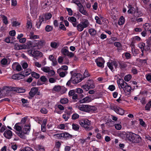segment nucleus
Returning <instances> with one entry per match:
<instances>
[{
	"label": "nucleus",
	"instance_id": "nucleus-25",
	"mask_svg": "<svg viewBox=\"0 0 151 151\" xmlns=\"http://www.w3.org/2000/svg\"><path fill=\"white\" fill-rule=\"evenodd\" d=\"M143 27L145 31H150L151 34V25L149 23H146L143 25Z\"/></svg>",
	"mask_w": 151,
	"mask_h": 151
},
{
	"label": "nucleus",
	"instance_id": "nucleus-60",
	"mask_svg": "<svg viewBox=\"0 0 151 151\" xmlns=\"http://www.w3.org/2000/svg\"><path fill=\"white\" fill-rule=\"evenodd\" d=\"M28 118L27 116H25L24 118H23L21 121V123L20 124H24L26 122L27 120V119Z\"/></svg>",
	"mask_w": 151,
	"mask_h": 151
},
{
	"label": "nucleus",
	"instance_id": "nucleus-57",
	"mask_svg": "<svg viewBox=\"0 0 151 151\" xmlns=\"http://www.w3.org/2000/svg\"><path fill=\"white\" fill-rule=\"evenodd\" d=\"M127 12L128 14H134L136 13V9L134 8H133L132 9H129L127 11Z\"/></svg>",
	"mask_w": 151,
	"mask_h": 151
},
{
	"label": "nucleus",
	"instance_id": "nucleus-9",
	"mask_svg": "<svg viewBox=\"0 0 151 151\" xmlns=\"http://www.w3.org/2000/svg\"><path fill=\"white\" fill-rule=\"evenodd\" d=\"M95 62L98 67L101 68L104 67L105 62L104 59L102 57H99L95 60Z\"/></svg>",
	"mask_w": 151,
	"mask_h": 151
},
{
	"label": "nucleus",
	"instance_id": "nucleus-54",
	"mask_svg": "<svg viewBox=\"0 0 151 151\" xmlns=\"http://www.w3.org/2000/svg\"><path fill=\"white\" fill-rule=\"evenodd\" d=\"M59 28L60 29H62L63 31H66V28L65 27L64 25L62 24V22H60Z\"/></svg>",
	"mask_w": 151,
	"mask_h": 151
},
{
	"label": "nucleus",
	"instance_id": "nucleus-37",
	"mask_svg": "<svg viewBox=\"0 0 151 151\" xmlns=\"http://www.w3.org/2000/svg\"><path fill=\"white\" fill-rule=\"evenodd\" d=\"M88 32L92 36L95 35L96 33V31L94 29L91 28L89 29Z\"/></svg>",
	"mask_w": 151,
	"mask_h": 151
},
{
	"label": "nucleus",
	"instance_id": "nucleus-36",
	"mask_svg": "<svg viewBox=\"0 0 151 151\" xmlns=\"http://www.w3.org/2000/svg\"><path fill=\"white\" fill-rule=\"evenodd\" d=\"M151 107V101H149L146 105L145 106V110L150 111Z\"/></svg>",
	"mask_w": 151,
	"mask_h": 151
},
{
	"label": "nucleus",
	"instance_id": "nucleus-53",
	"mask_svg": "<svg viewBox=\"0 0 151 151\" xmlns=\"http://www.w3.org/2000/svg\"><path fill=\"white\" fill-rule=\"evenodd\" d=\"M131 50L134 56H136V54L138 53V51L137 50L135 49L134 48H133L132 47Z\"/></svg>",
	"mask_w": 151,
	"mask_h": 151
},
{
	"label": "nucleus",
	"instance_id": "nucleus-45",
	"mask_svg": "<svg viewBox=\"0 0 151 151\" xmlns=\"http://www.w3.org/2000/svg\"><path fill=\"white\" fill-rule=\"evenodd\" d=\"M39 133H40V135L38 137L39 139H43L45 138V136L46 135V134H43L40 131L38 132V134Z\"/></svg>",
	"mask_w": 151,
	"mask_h": 151
},
{
	"label": "nucleus",
	"instance_id": "nucleus-55",
	"mask_svg": "<svg viewBox=\"0 0 151 151\" xmlns=\"http://www.w3.org/2000/svg\"><path fill=\"white\" fill-rule=\"evenodd\" d=\"M61 145V144L60 142L59 141L55 143V147L54 148V150H55V148L59 149Z\"/></svg>",
	"mask_w": 151,
	"mask_h": 151
},
{
	"label": "nucleus",
	"instance_id": "nucleus-5",
	"mask_svg": "<svg viewBox=\"0 0 151 151\" xmlns=\"http://www.w3.org/2000/svg\"><path fill=\"white\" fill-rule=\"evenodd\" d=\"M121 89L122 88L124 92H130L132 90L131 87L129 85L128 83L125 82L123 79L121 80L120 81Z\"/></svg>",
	"mask_w": 151,
	"mask_h": 151
},
{
	"label": "nucleus",
	"instance_id": "nucleus-2",
	"mask_svg": "<svg viewBox=\"0 0 151 151\" xmlns=\"http://www.w3.org/2000/svg\"><path fill=\"white\" fill-rule=\"evenodd\" d=\"M79 123L82 127L84 128L86 130L89 131L93 129L92 127H90L91 121L87 119L81 120Z\"/></svg>",
	"mask_w": 151,
	"mask_h": 151
},
{
	"label": "nucleus",
	"instance_id": "nucleus-30",
	"mask_svg": "<svg viewBox=\"0 0 151 151\" xmlns=\"http://www.w3.org/2000/svg\"><path fill=\"white\" fill-rule=\"evenodd\" d=\"M145 48L148 51L150 50V48L151 47V40L149 38L146 40V45Z\"/></svg>",
	"mask_w": 151,
	"mask_h": 151
},
{
	"label": "nucleus",
	"instance_id": "nucleus-29",
	"mask_svg": "<svg viewBox=\"0 0 151 151\" xmlns=\"http://www.w3.org/2000/svg\"><path fill=\"white\" fill-rule=\"evenodd\" d=\"M73 77H71L70 79L68 81L66 84V85L67 86L71 88H73L74 86L73 84H75L73 83V80H72Z\"/></svg>",
	"mask_w": 151,
	"mask_h": 151
},
{
	"label": "nucleus",
	"instance_id": "nucleus-6",
	"mask_svg": "<svg viewBox=\"0 0 151 151\" xmlns=\"http://www.w3.org/2000/svg\"><path fill=\"white\" fill-rule=\"evenodd\" d=\"M94 87L93 81L92 80H88L85 85L82 86V88H83L84 90H85L86 91H87L91 88H93Z\"/></svg>",
	"mask_w": 151,
	"mask_h": 151
},
{
	"label": "nucleus",
	"instance_id": "nucleus-12",
	"mask_svg": "<svg viewBox=\"0 0 151 151\" xmlns=\"http://www.w3.org/2000/svg\"><path fill=\"white\" fill-rule=\"evenodd\" d=\"M45 21V18L42 16H40L39 17L38 20L36 22L35 26L38 29L40 28V26L43 22L44 23Z\"/></svg>",
	"mask_w": 151,
	"mask_h": 151
},
{
	"label": "nucleus",
	"instance_id": "nucleus-49",
	"mask_svg": "<svg viewBox=\"0 0 151 151\" xmlns=\"http://www.w3.org/2000/svg\"><path fill=\"white\" fill-rule=\"evenodd\" d=\"M52 15L50 13H47L45 15V22H46V20H49L52 17Z\"/></svg>",
	"mask_w": 151,
	"mask_h": 151
},
{
	"label": "nucleus",
	"instance_id": "nucleus-62",
	"mask_svg": "<svg viewBox=\"0 0 151 151\" xmlns=\"http://www.w3.org/2000/svg\"><path fill=\"white\" fill-rule=\"evenodd\" d=\"M108 89L110 91H112L115 90V87L113 85H110L109 86Z\"/></svg>",
	"mask_w": 151,
	"mask_h": 151
},
{
	"label": "nucleus",
	"instance_id": "nucleus-13",
	"mask_svg": "<svg viewBox=\"0 0 151 151\" xmlns=\"http://www.w3.org/2000/svg\"><path fill=\"white\" fill-rule=\"evenodd\" d=\"M113 110L117 114L122 115L124 113V111L122 109L116 106H114L113 107Z\"/></svg>",
	"mask_w": 151,
	"mask_h": 151
},
{
	"label": "nucleus",
	"instance_id": "nucleus-48",
	"mask_svg": "<svg viewBox=\"0 0 151 151\" xmlns=\"http://www.w3.org/2000/svg\"><path fill=\"white\" fill-rule=\"evenodd\" d=\"M21 151H34L31 148L29 147H26L20 149Z\"/></svg>",
	"mask_w": 151,
	"mask_h": 151
},
{
	"label": "nucleus",
	"instance_id": "nucleus-42",
	"mask_svg": "<svg viewBox=\"0 0 151 151\" xmlns=\"http://www.w3.org/2000/svg\"><path fill=\"white\" fill-rule=\"evenodd\" d=\"M2 21L5 24H8V19L7 17L4 15H3L2 16Z\"/></svg>",
	"mask_w": 151,
	"mask_h": 151
},
{
	"label": "nucleus",
	"instance_id": "nucleus-11",
	"mask_svg": "<svg viewBox=\"0 0 151 151\" xmlns=\"http://www.w3.org/2000/svg\"><path fill=\"white\" fill-rule=\"evenodd\" d=\"M12 133H13L11 130L7 129L5 131L3 134V135L6 138L10 139L13 136Z\"/></svg>",
	"mask_w": 151,
	"mask_h": 151
},
{
	"label": "nucleus",
	"instance_id": "nucleus-10",
	"mask_svg": "<svg viewBox=\"0 0 151 151\" xmlns=\"http://www.w3.org/2000/svg\"><path fill=\"white\" fill-rule=\"evenodd\" d=\"M135 134L130 132H127L126 133V136L128 140L131 142L133 141V139L134 138Z\"/></svg>",
	"mask_w": 151,
	"mask_h": 151
},
{
	"label": "nucleus",
	"instance_id": "nucleus-32",
	"mask_svg": "<svg viewBox=\"0 0 151 151\" xmlns=\"http://www.w3.org/2000/svg\"><path fill=\"white\" fill-rule=\"evenodd\" d=\"M8 60H9V62H8V61L6 58H3L1 60V64L4 65H6L9 64L10 63L11 60H10V59L9 58L8 59Z\"/></svg>",
	"mask_w": 151,
	"mask_h": 151
},
{
	"label": "nucleus",
	"instance_id": "nucleus-22",
	"mask_svg": "<svg viewBox=\"0 0 151 151\" xmlns=\"http://www.w3.org/2000/svg\"><path fill=\"white\" fill-rule=\"evenodd\" d=\"M134 137L133 139V141H132V142L139 143L141 142L142 139L139 135L135 134Z\"/></svg>",
	"mask_w": 151,
	"mask_h": 151
},
{
	"label": "nucleus",
	"instance_id": "nucleus-21",
	"mask_svg": "<svg viewBox=\"0 0 151 151\" xmlns=\"http://www.w3.org/2000/svg\"><path fill=\"white\" fill-rule=\"evenodd\" d=\"M49 59L52 61V65L53 66L56 65L58 64L56 58H55L52 55H49L48 58Z\"/></svg>",
	"mask_w": 151,
	"mask_h": 151
},
{
	"label": "nucleus",
	"instance_id": "nucleus-18",
	"mask_svg": "<svg viewBox=\"0 0 151 151\" xmlns=\"http://www.w3.org/2000/svg\"><path fill=\"white\" fill-rule=\"evenodd\" d=\"M83 97L84 95L83 94H80L78 95L77 94L75 93L72 96V98L74 100V102H76L77 101V100H76L79 101L80 99H81Z\"/></svg>",
	"mask_w": 151,
	"mask_h": 151
},
{
	"label": "nucleus",
	"instance_id": "nucleus-43",
	"mask_svg": "<svg viewBox=\"0 0 151 151\" xmlns=\"http://www.w3.org/2000/svg\"><path fill=\"white\" fill-rule=\"evenodd\" d=\"M107 65L112 72L114 71V68L113 67V65L112 62H108L107 63Z\"/></svg>",
	"mask_w": 151,
	"mask_h": 151
},
{
	"label": "nucleus",
	"instance_id": "nucleus-28",
	"mask_svg": "<svg viewBox=\"0 0 151 151\" xmlns=\"http://www.w3.org/2000/svg\"><path fill=\"white\" fill-rule=\"evenodd\" d=\"M88 105L82 104L80 105L79 107L80 110L87 112Z\"/></svg>",
	"mask_w": 151,
	"mask_h": 151
},
{
	"label": "nucleus",
	"instance_id": "nucleus-16",
	"mask_svg": "<svg viewBox=\"0 0 151 151\" xmlns=\"http://www.w3.org/2000/svg\"><path fill=\"white\" fill-rule=\"evenodd\" d=\"M38 91V89L37 88L32 87L31 88L29 94L30 96L33 97L37 93Z\"/></svg>",
	"mask_w": 151,
	"mask_h": 151
},
{
	"label": "nucleus",
	"instance_id": "nucleus-24",
	"mask_svg": "<svg viewBox=\"0 0 151 151\" xmlns=\"http://www.w3.org/2000/svg\"><path fill=\"white\" fill-rule=\"evenodd\" d=\"M97 109L96 107L94 106L88 105V108L87 112L90 113H92L94 112L95 111H96Z\"/></svg>",
	"mask_w": 151,
	"mask_h": 151
},
{
	"label": "nucleus",
	"instance_id": "nucleus-47",
	"mask_svg": "<svg viewBox=\"0 0 151 151\" xmlns=\"http://www.w3.org/2000/svg\"><path fill=\"white\" fill-rule=\"evenodd\" d=\"M74 90L75 91V93H78V95L82 94L81 93H83V90L81 88H78Z\"/></svg>",
	"mask_w": 151,
	"mask_h": 151
},
{
	"label": "nucleus",
	"instance_id": "nucleus-41",
	"mask_svg": "<svg viewBox=\"0 0 151 151\" xmlns=\"http://www.w3.org/2000/svg\"><path fill=\"white\" fill-rule=\"evenodd\" d=\"M31 76L32 77L36 78L38 79L40 77V75L35 72H32L31 73Z\"/></svg>",
	"mask_w": 151,
	"mask_h": 151
},
{
	"label": "nucleus",
	"instance_id": "nucleus-35",
	"mask_svg": "<svg viewBox=\"0 0 151 151\" xmlns=\"http://www.w3.org/2000/svg\"><path fill=\"white\" fill-rule=\"evenodd\" d=\"M68 101V99L65 98H61L60 101V103L63 104H67Z\"/></svg>",
	"mask_w": 151,
	"mask_h": 151
},
{
	"label": "nucleus",
	"instance_id": "nucleus-4",
	"mask_svg": "<svg viewBox=\"0 0 151 151\" xmlns=\"http://www.w3.org/2000/svg\"><path fill=\"white\" fill-rule=\"evenodd\" d=\"M20 123H17L15 124L14 126V129H15L17 132H16V134L19 136L20 138L24 139L25 138V135L23 133L22 127L20 126Z\"/></svg>",
	"mask_w": 151,
	"mask_h": 151
},
{
	"label": "nucleus",
	"instance_id": "nucleus-46",
	"mask_svg": "<svg viewBox=\"0 0 151 151\" xmlns=\"http://www.w3.org/2000/svg\"><path fill=\"white\" fill-rule=\"evenodd\" d=\"M41 70L47 73L50 70L49 67H44L41 68Z\"/></svg>",
	"mask_w": 151,
	"mask_h": 151
},
{
	"label": "nucleus",
	"instance_id": "nucleus-31",
	"mask_svg": "<svg viewBox=\"0 0 151 151\" xmlns=\"http://www.w3.org/2000/svg\"><path fill=\"white\" fill-rule=\"evenodd\" d=\"M146 45L145 44L144 42H140L138 46L139 48L141 49V51H147V50L146 49L145 47H146Z\"/></svg>",
	"mask_w": 151,
	"mask_h": 151
},
{
	"label": "nucleus",
	"instance_id": "nucleus-19",
	"mask_svg": "<svg viewBox=\"0 0 151 151\" xmlns=\"http://www.w3.org/2000/svg\"><path fill=\"white\" fill-rule=\"evenodd\" d=\"M91 96H87L82 99H80L79 101L80 103H88L91 102Z\"/></svg>",
	"mask_w": 151,
	"mask_h": 151
},
{
	"label": "nucleus",
	"instance_id": "nucleus-64",
	"mask_svg": "<svg viewBox=\"0 0 151 151\" xmlns=\"http://www.w3.org/2000/svg\"><path fill=\"white\" fill-rule=\"evenodd\" d=\"M40 112L43 114H46L47 113L48 111L47 109L44 108H42L40 110Z\"/></svg>",
	"mask_w": 151,
	"mask_h": 151
},
{
	"label": "nucleus",
	"instance_id": "nucleus-40",
	"mask_svg": "<svg viewBox=\"0 0 151 151\" xmlns=\"http://www.w3.org/2000/svg\"><path fill=\"white\" fill-rule=\"evenodd\" d=\"M37 151H45L44 147L42 145H38L36 147Z\"/></svg>",
	"mask_w": 151,
	"mask_h": 151
},
{
	"label": "nucleus",
	"instance_id": "nucleus-7",
	"mask_svg": "<svg viewBox=\"0 0 151 151\" xmlns=\"http://www.w3.org/2000/svg\"><path fill=\"white\" fill-rule=\"evenodd\" d=\"M28 54L29 55L32 56L34 58H35L39 56H42L43 55L42 52L38 50H29L28 51Z\"/></svg>",
	"mask_w": 151,
	"mask_h": 151
},
{
	"label": "nucleus",
	"instance_id": "nucleus-23",
	"mask_svg": "<svg viewBox=\"0 0 151 151\" xmlns=\"http://www.w3.org/2000/svg\"><path fill=\"white\" fill-rule=\"evenodd\" d=\"M14 49L16 50H19L24 49L26 48V46L24 45H19L18 43H16L14 46Z\"/></svg>",
	"mask_w": 151,
	"mask_h": 151
},
{
	"label": "nucleus",
	"instance_id": "nucleus-59",
	"mask_svg": "<svg viewBox=\"0 0 151 151\" xmlns=\"http://www.w3.org/2000/svg\"><path fill=\"white\" fill-rule=\"evenodd\" d=\"M126 57V58L127 59H129L131 58V55L128 52H125L124 54Z\"/></svg>",
	"mask_w": 151,
	"mask_h": 151
},
{
	"label": "nucleus",
	"instance_id": "nucleus-56",
	"mask_svg": "<svg viewBox=\"0 0 151 151\" xmlns=\"http://www.w3.org/2000/svg\"><path fill=\"white\" fill-rule=\"evenodd\" d=\"M145 77L147 80L151 83V74H146Z\"/></svg>",
	"mask_w": 151,
	"mask_h": 151
},
{
	"label": "nucleus",
	"instance_id": "nucleus-58",
	"mask_svg": "<svg viewBox=\"0 0 151 151\" xmlns=\"http://www.w3.org/2000/svg\"><path fill=\"white\" fill-rule=\"evenodd\" d=\"M95 19L96 20V22L97 23L100 25L102 24L100 19L99 18L98 16H96L95 17Z\"/></svg>",
	"mask_w": 151,
	"mask_h": 151
},
{
	"label": "nucleus",
	"instance_id": "nucleus-38",
	"mask_svg": "<svg viewBox=\"0 0 151 151\" xmlns=\"http://www.w3.org/2000/svg\"><path fill=\"white\" fill-rule=\"evenodd\" d=\"M53 28L52 26L47 25L45 27V30L47 32H49L52 30Z\"/></svg>",
	"mask_w": 151,
	"mask_h": 151
},
{
	"label": "nucleus",
	"instance_id": "nucleus-3",
	"mask_svg": "<svg viewBox=\"0 0 151 151\" xmlns=\"http://www.w3.org/2000/svg\"><path fill=\"white\" fill-rule=\"evenodd\" d=\"M88 20H86L84 21H81L80 23H77L76 26H74L76 27L77 30L79 32H81L84 28H86L88 26Z\"/></svg>",
	"mask_w": 151,
	"mask_h": 151
},
{
	"label": "nucleus",
	"instance_id": "nucleus-26",
	"mask_svg": "<svg viewBox=\"0 0 151 151\" xmlns=\"http://www.w3.org/2000/svg\"><path fill=\"white\" fill-rule=\"evenodd\" d=\"M63 138L65 140H68L74 137V135L70 134L68 132H65L63 133Z\"/></svg>",
	"mask_w": 151,
	"mask_h": 151
},
{
	"label": "nucleus",
	"instance_id": "nucleus-50",
	"mask_svg": "<svg viewBox=\"0 0 151 151\" xmlns=\"http://www.w3.org/2000/svg\"><path fill=\"white\" fill-rule=\"evenodd\" d=\"M132 78V76L130 74L126 75L124 78V80L126 81H129Z\"/></svg>",
	"mask_w": 151,
	"mask_h": 151
},
{
	"label": "nucleus",
	"instance_id": "nucleus-63",
	"mask_svg": "<svg viewBox=\"0 0 151 151\" xmlns=\"http://www.w3.org/2000/svg\"><path fill=\"white\" fill-rule=\"evenodd\" d=\"M53 90L56 91H59L60 90L61 87L60 86H55L53 88Z\"/></svg>",
	"mask_w": 151,
	"mask_h": 151
},
{
	"label": "nucleus",
	"instance_id": "nucleus-39",
	"mask_svg": "<svg viewBox=\"0 0 151 151\" xmlns=\"http://www.w3.org/2000/svg\"><path fill=\"white\" fill-rule=\"evenodd\" d=\"M29 36L30 38L31 39H37L39 37L38 35H34V32H30Z\"/></svg>",
	"mask_w": 151,
	"mask_h": 151
},
{
	"label": "nucleus",
	"instance_id": "nucleus-1",
	"mask_svg": "<svg viewBox=\"0 0 151 151\" xmlns=\"http://www.w3.org/2000/svg\"><path fill=\"white\" fill-rule=\"evenodd\" d=\"M71 75V77H73V83L76 84L81 81L83 78H82V75L79 73H76L74 71H71L70 72Z\"/></svg>",
	"mask_w": 151,
	"mask_h": 151
},
{
	"label": "nucleus",
	"instance_id": "nucleus-44",
	"mask_svg": "<svg viewBox=\"0 0 151 151\" xmlns=\"http://www.w3.org/2000/svg\"><path fill=\"white\" fill-rule=\"evenodd\" d=\"M72 126L73 129L75 131H77L79 129V126L76 124L73 123L72 124Z\"/></svg>",
	"mask_w": 151,
	"mask_h": 151
},
{
	"label": "nucleus",
	"instance_id": "nucleus-8",
	"mask_svg": "<svg viewBox=\"0 0 151 151\" xmlns=\"http://www.w3.org/2000/svg\"><path fill=\"white\" fill-rule=\"evenodd\" d=\"M67 47H65L63 48L61 51V52L63 55L66 56L70 58H72L74 56V54L71 52H69L68 50Z\"/></svg>",
	"mask_w": 151,
	"mask_h": 151
},
{
	"label": "nucleus",
	"instance_id": "nucleus-17",
	"mask_svg": "<svg viewBox=\"0 0 151 151\" xmlns=\"http://www.w3.org/2000/svg\"><path fill=\"white\" fill-rule=\"evenodd\" d=\"M25 76L20 73L15 74L12 76V78L14 80H20L24 78Z\"/></svg>",
	"mask_w": 151,
	"mask_h": 151
},
{
	"label": "nucleus",
	"instance_id": "nucleus-51",
	"mask_svg": "<svg viewBox=\"0 0 151 151\" xmlns=\"http://www.w3.org/2000/svg\"><path fill=\"white\" fill-rule=\"evenodd\" d=\"M50 45L51 47L53 48H56L58 47V44L56 42H51Z\"/></svg>",
	"mask_w": 151,
	"mask_h": 151
},
{
	"label": "nucleus",
	"instance_id": "nucleus-27",
	"mask_svg": "<svg viewBox=\"0 0 151 151\" xmlns=\"http://www.w3.org/2000/svg\"><path fill=\"white\" fill-rule=\"evenodd\" d=\"M12 67L13 69L15 68V69L18 71H21L22 69L21 66L19 64L17 65L16 63H14L13 64Z\"/></svg>",
	"mask_w": 151,
	"mask_h": 151
},
{
	"label": "nucleus",
	"instance_id": "nucleus-52",
	"mask_svg": "<svg viewBox=\"0 0 151 151\" xmlns=\"http://www.w3.org/2000/svg\"><path fill=\"white\" fill-rule=\"evenodd\" d=\"M147 60L148 58L146 57L145 59H140L139 62L142 64H144V65H145L147 64Z\"/></svg>",
	"mask_w": 151,
	"mask_h": 151
},
{
	"label": "nucleus",
	"instance_id": "nucleus-15",
	"mask_svg": "<svg viewBox=\"0 0 151 151\" xmlns=\"http://www.w3.org/2000/svg\"><path fill=\"white\" fill-rule=\"evenodd\" d=\"M9 90L11 91H16L19 93H23L25 92V90L24 89L21 88L19 87H10Z\"/></svg>",
	"mask_w": 151,
	"mask_h": 151
},
{
	"label": "nucleus",
	"instance_id": "nucleus-33",
	"mask_svg": "<svg viewBox=\"0 0 151 151\" xmlns=\"http://www.w3.org/2000/svg\"><path fill=\"white\" fill-rule=\"evenodd\" d=\"M119 66L120 68H124L127 67V64L124 62L122 61H119L118 62Z\"/></svg>",
	"mask_w": 151,
	"mask_h": 151
},
{
	"label": "nucleus",
	"instance_id": "nucleus-20",
	"mask_svg": "<svg viewBox=\"0 0 151 151\" xmlns=\"http://www.w3.org/2000/svg\"><path fill=\"white\" fill-rule=\"evenodd\" d=\"M68 20L72 23L73 27L76 26V24L78 23V22L77 21L76 19L73 17H69Z\"/></svg>",
	"mask_w": 151,
	"mask_h": 151
},
{
	"label": "nucleus",
	"instance_id": "nucleus-34",
	"mask_svg": "<svg viewBox=\"0 0 151 151\" xmlns=\"http://www.w3.org/2000/svg\"><path fill=\"white\" fill-rule=\"evenodd\" d=\"M125 22V19L122 16H121L119 18L118 21V24L119 25L123 24Z\"/></svg>",
	"mask_w": 151,
	"mask_h": 151
},
{
	"label": "nucleus",
	"instance_id": "nucleus-14",
	"mask_svg": "<svg viewBox=\"0 0 151 151\" xmlns=\"http://www.w3.org/2000/svg\"><path fill=\"white\" fill-rule=\"evenodd\" d=\"M31 125L29 122L27 123V124H26L24 128L22 130L23 133L25 135V134H27V133L29 132L30 130Z\"/></svg>",
	"mask_w": 151,
	"mask_h": 151
},
{
	"label": "nucleus",
	"instance_id": "nucleus-61",
	"mask_svg": "<svg viewBox=\"0 0 151 151\" xmlns=\"http://www.w3.org/2000/svg\"><path fill=\"white\" fill-rule=\"evenodd\" d=\"M66 9L68 12V14L70 16H71L73 15V11L71 8H66Z\"/></svg>",
	"mask_w": 151,
	"mask_h": 151
}]
</instances>
